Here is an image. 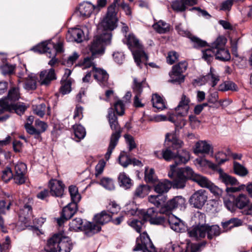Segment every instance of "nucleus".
<instances>
[{
	"label": "nucleus",
	"mask_w": 252,
	"mask_h": 252,
	"mask_svg": "<svg viewBox=\"0 0 252 252\" xmlns=\"http://www.w3.org/2000/svg\"><path fill=\"white\" fill-rule=\"evenodd\" d=\"M97 57H93L92 54H89L88 56L84 58L82 61L80 62L78 65L82 67L83 69L88 68L91 66L93 67V69L94 67H96L94 66V63L93 62V61Z\"/></svg>",
	"instance_id": "a19ab883"
},
{
	"label": "nucleus",
	"mask_w": 252,
	"mask_h": 252,
	"mask_svg": "<svg viewBox=\"0 0 252 252\" xmlns=\"http://www.w3.org/2000/svg\"><path fill=\"white\" fill-rule=\"evenodd\" d=\"M211 150V146L206 142L200 141L196 143L194 153L196 154H209Z\"/></svg>",
	"instance_id": "e433bc0d"
},
{
	"label": "nucleus",
	"mask_w": 252,
	"mask_h": 252,
	"mask_svg": "<svg viewBox=\"0 0 252 252\" xmlns=\"http://www.w3.org/2000/svg\"><path fill=\"white\" fill-rule=\"evenodd\" d=\"M235 205L240 209H242L247 207L250 203V199L248 196L245 194L241 193L234 197Z\"/></svg>",
	"instance_id": "473e14b6"
},
{
	"label": "nucleus",
	"mask_w": 252,
	"mask_h": 252,
	"mask_svg": "<svg viewBox=\"0 0 252 252\" xmlns=\"http://www.w3.org/2000/svg\"><path fill=\"white\" fill-rule=\"evenodd\" d=\"M50 193L54 196L61 197L63 194L64 185L63 183L56 179H51L49 182Z\"/></svg>",
	"instance_id": "2eb2a0df"
},
{
	"label": "nucleus",
	"mask_w": 252,
	"mask_h": 252,
	"mask_svg": "<svg viewBox=\"0 0 252 252\" xmlns=\"http://www.w3.org/2000/svg\"><path fill=\"white\" fill-rule=\"evenodd\" d=\"M111 36L112 35L107 32L95 36L86 48L88 51V54H91L94 57L102 55L104 53L105 46L110 42Z\"/></svg>",
	"instance_id": "7ed1b4c3"
},
{
	"label": "nucleus",
	"mask_w": 252,
	"mask_h": 252,
	"mask_svg": "<svg viewBox=\"0 0 252 252\" xmlns=\"http://www.w3.org/2000/svg\"><path fill=\"white\" fill-rule=\"evenodd\" d=\"M176 172L179 174L180 177L182 176L187 181L188 180L192 181L194 175L196 174L193 170L189 166L180 168L177 170Z\"/></svg>",
	"instance_id": "f704fd0d"
},
{
	"label": "nucleus",
	"mask_w": 252,
	"mask_h": 252,
	"mask_svg": "<svg viewBox=\"0 0 252 252\" xmlns=\"http://www.w3.org/2000/svg\"><path fill=\"white\" fill-rule=\"evenodd\" d=\"M13 174L10 168L6 167L2 171L1 179L4 182H8L13 178Z\"/></svg>",
	"instance_id": "338daca9"
},
{
	"label": "nucleus",
	"mask_w": 252,
	"mask_h": 252,
	"mask_svg": "<svg viewBox=\"0 0 252 252\" xmlns=\"http://www.w3.org/2000/svg\"><path fill=\"white\" fill-rule=\"evenodd\" d=\"M33 110L36 115L37 116L43 117L45 115L46 106L45 103H41L38 105L33 106Z\"/></svg>",
	"instance_id": "6e6d98bb"
},
{
	"label": "nucleus",
	"mask_w": 252,
	"mask_h": 252,
	"mask_svg": "<svg viewBox=\"0 0 252 252\" xmlns=\"http://www.w3.org/2000/svg\"><path fill=\"white\" fill-rule=\"evenodd\" d=\"M145 221L143 219L141 220H133L130 222L129 225L133 228L137 232L140 233L141 229L144 226Z\"/></svg>",
	"instance_id": "680f3d73"
},
{
	"label": "nucleus",
	"mask_w": 252,
	"mask_h": 252,
	"mask_svg": "<svg viewBox=\"0 0 252 252\" xmlns=\"http://www.w3.org/2000/svg\"><path fill=\"white\" fill-rule=\"evenodd\" d=\"M220 90L221 91H226L228 90L237 91L236 84L230 81L225 82L220 86Z\"/></svg>",
	"instance_id": "13d9d810"
},
{
	"label": "nucleus",
	"mask_w": 252,
	"mask_h": 252,
	"mask_svg": "<svg viewBox=\"0 0 252 252\" xmlns=\"http://www.w3.org/2000/svg\"><path fill=\"white\" fill-rule=\"evenodd\" d=\"M152 102L153 106L158 110H162L165 108V104L163 99L157 94L153 95Z\"/></svg>",
	"instance_id": "79ce46f5"
},
{
	"label": "nucleus",
	"mask_w": 252,
	"mask_h": 252,
	"mask_svg": "<svg viewBox=\"0 0 252 252\" xmlns=\"http://www.w3.org/2000/svg\"><path fill=\"white\" fill-rule=\"evenodd\" d=\"M117 14V11H113L111 7L107 8L106 16L100 24V28L103 30L102 33L107 32L111 35V32L117 27L118 21Z\"/></svg>",
	"instance_id": "0eeeda50"
},
{
	"label": "nucleus",
	"mask_w": 252,
	"mask_h": 252,
	"mask_svg": "<svg viewBox=\"0 0 252 252\" xmlns=\"http://www.w3.org/2000/svg\"><path fill=\"white\" fill-rule=\"evenodd\" d=\"M242 224V221L237 218H232L225 222H221L222 227L226 230L234 227L239 226Z\"/></svg>",
	"instance_id": "c03bdc74"
},
{
	"label": "nucleus",
	"mask_w": 252,
	"mask_h": 252,
	"mask_svg": "<svg viewBox=\"0 0 252 252\" xmlns=\"http://www.w3.org/2000/svg\"><path fill=\"white\" fill-rule=\"evenodd\" d=\"M178 54L174 51H170L168 53L166 57L167 63L169 64H173L178 59Z\"/></svg>",
	"instance_id": "774afa93"
},
{
	"label": "nucleus",
	"mask_w": 252,
	"mask_h": 252,
	"mask_svg": "<svg viewBox=\"0 0 252 252\" xmlns=\"http://www.w3.org/2000/svg\"><path fill=\"white\" fill-rule=\"evenodd\" d=\"M139 212L145 222L149 221L150 223L152 221V219L154 218L158 215L157 212L155 211L153 208H149L147 210H140Z\"/></svg>",
	"instance_id": "ea45409f"
},
{
	"label": "nucleus",
	"mask_w": 252,
	"mask_h": 252,
	"mask_svg": "<svg viewBox=\"0 0 252 252\" xmlns=\"http://www.w3.org/2000/svg\"><path fill=\"white\" fill-rule=\"evenodd\" d=\"M33 201L32 198H26L24 200L23 207L20 209L19 218L25 223L29 222L32 218V206Z\"/></svg>",
	"instance_id": "f8f14e48"
},
{
	"label": "nucleus",
	"mask_w": 252,
	"mask_h": 252,
	"mask_svg": "<svg viewBox=\"0 0 252 252\" xmlns=\"http://www.w3.org/2000/svg\"><path fill=\"white\" fill-rule=\"evenodd\" d=\"M100 185L108 190H112L115 189L114 181L112 179L104 177L102 178L99 183Z\"/></svg>",
	"instance_id": "3c124183"
},
{
	"label": "nucleus",
	"mask_w": 252,
	"mask_h": 252,
	"mask_svg": "<svg viewBox=\"0 0 252 252\" xmlns=\"http://www.w3.org/2000/svg\"><path fill=\"white\" fill-rule=\"evenodd\" d=\"M153 27L157 32L160 34L165 33L170 30V25L162 20L155 23Z\"/></svg>",
	"instance_id": "c9c22d12"
},
{
	"label": "nucleus",
	"mask_w": 252,
	"mask_h": 252,
	"mask_svg": "<svg viewBox=\"0 0 252 252\" xmlns=\"http://www.w3.org/2000/svg\"><path fill=\"white\" fill-rule=\"evenodd\" d=\"M32 50L39 53L48 52L49 51H51L52 52L54 51L56 55L57 53H62L63 52V44L61 40L58 41L56 43L43 42L33 47Z\"/></svg>",
	"instance_id": "9d476101"
},
{
	"label": "nucleus",
	"mask_w": 252,
	"mask_h": 252,
	"mask_svg": "<svg viewBox=\"0 0 252 252\" xmlns=\"http://www.w3.org/2000/svg\"><path fill=\"white\" fill-rule=\"evenodd\" d=\"M83 220L81 218H76L73 219L69 223V228L75 231L83 229L84 231V226H82Z\"/></svg>",
	"instance_id": "603ef678"
},
{
	"label": "nucleus",
	"mask_w": 252,
	"mask_h": 252,
	"mask_svg": "<svg viewBox=\"0 0 252 252\" xmlns=\"http://www.w3.org/2000/svg\"><path fill=\"white\" fill-rule=\"evenodd\" d=\"M35 126H31L28 128V133L31 135H34L36 138H40L41 133L46 131L48 126L46 123L39 120L35 121Z\"/></svg>",
	"instance_id": "6ab92c4d"
},
{
	"label": "nucleus",
	"mask_w": 252,
	"mask_h": 252,
	"mask_svg": "<svg viewBox=\"0 0 252 252\" xmlns=\"http://www.w3.org/2000/svg\"><path fill=\"white\" fill-rule=\"evenodd\" d=\"M147 86L145 79L139 80L136 78H133L132 88L135 94H141L143 89Z\"/></svg>",
	"instance_id": "72a5a7b5"
},
{
	"label": "nucleus",
	"mask_w": 252,
	"mask_h": 252,
	"mask_svg": "<svg viewBox=\"0 0 252 252\" xmlns=\"http://www.w3.org/2000/svg\"><path fill=\"white\" fill-rule=\"evenodd\" d=\"M171 7L173 10L176 12L185 11L188 7L182 0H175L171 2Z\"/></svg>",
	"instance_id": "37998d69"
},
{
	"label": "nucleus",
	"mask_w": 252,
	"mask_h": 252,
	"mask_svg": "<svg viewBox=\"0 0 252 252\" xmlns=\"http://www.w3.org/2000/svg\"><path fill=\"white\" fill-rule=\"evenodd\" d=\"M118 182L120 187L127 189L133 186V182L125 172L120 173L118 176Z\"/></svg>",
	"instance_id": "2f4dec72"
},
{
	"label": "nucleus",
	"mask_w": 252,
	"mask_h": 252,
	"mask_svg": "<svg viewBox=\"0 0 252 252\" xmlns=\"http://www.w3.org/2000/svg\"><path fill=\"white\" fill-rule=\"evenodd\" d=\"M167 200V196L165 195L157 194L151 195L148 197V201L157 207H164L165 203ZM161 211L163 212V209Z\"/></svg>",
	"instance_id": "c756f323"
},
{
	"label": "nucleus",
	"mask_w": 252,
	"mask_h": 252,
	"mask_svg": "<svg viewBox=\"0 0 252 252\" xmlns=\"http://www.w3.org/2000/svg\"><path fill=\"white\" fill-rule=\"evenodd\" d=\"M207 227L206 225H196L188 231L190 237L196 239L204 238L206 235Z\"/></svg>",
	"instance_id": "412c9836"
},
{
	"label": "nucleus",
	"mask_w": 252,
	"mask_h": 252,
	"mask_svg": "<svg viewBox=\"0 0 252 252\" xmlns=\"http://www.w3.org/2000/svg\"><path fill=\"white\" fill-rule=\"evenodd\" d=\"M194 218L197 225H206L205 224L206 221L205 215L200 212H197L194 215Z\"/></svg>",
	"instance_id": "69168bd1"
},
{
	"label": "nucleus",
	"mask_w": 252,
	"mask_h": 252,
	"mask_svg": "<svg viewBox=\"0 0 252 252\" xmlns=\"http://www.w3.org/2000/svg\"><path fill=\"white\" fill-rule=\"evenodd\" d=\"M172 187V183L167 180H163L154 183L153 189L158 194L164 195Z\"/></svg>",
	"instance_id": "aec40b11"
},
{
	"label": "nucleus",
	"mask_w": 252,
	"mask_h": 252,
	"mask_svg": "<svg viewBox=\"0 0 252 252\" xmlns=\"http://www.w3.org/2000/svg\"><path fill=\"white\" fill-rule=\"evenodd\" d=\"M188 66V63L186 61H181L174 65L171 70L169 73L170 80L169 82L180 85L185 81V76L184 73L186 72Z\"/></svg>",
	"instance_id": "423d86ee"
},
{
	"label": "nucleus",
	"mask_w": 252,
	"mask_h": 252,
	"mask_svg": "<svg viewBox=\"0 0 252 252\" xmlns=\"http://www.w3.org/2000/svg\"><path fill=\"white\" fill-rule=\"evenodd\" d=\"M72 248L70 239L58 233L48 239L44 249L46 252H70Z\"/></svg>",
	"instance_id": "f257e3e1"
},
{
	"label": "nucleus",
	"mask_w": 252,
	"mask_h": 252,
	"mask_svg": "<svg viewBox=\"0 0 252 252\" xmlns=\"http://www.w3.org/2000/svg\"><path fill=\"white\" fill-rule=\"evenodd\" d=\"M154 155L158 159H164L166 161L174 160L175 153L171 150L170 147H167L161 151H155Z\"/></svg>",
	"instance_id": "b1692460"
},
{
	"label": "nucleus",
	"mask_w": 252,
	"mask_h": 252,
	"mask_svg": "<svg viewBox=\"0 0 252 252\" xmlns=\"http://www.w3.org/2000/svg\"><path fill=\"white\" fill-rule=\"evenodd\" d=\"M25 79L24 88L27 90H35L36 88V82L35 78L32 75H28Z\"/></svg>",
	"instance_id": "de8ad7c7"
},
{
	"label": "nucleus",
	"mask_w": 252,
	"mask_h": 252,
	"mask_svg": "<svg viewBox=\"0 0 252 252\" xmlns=\"http://www.w3.org/2000/svg\"><path fill=\"white\" fill-rule=\"evenodd\" d=\"M165 144L173 149L179 150L184 145V142L179 139L174 133H167L165 135Z\"/></svg>",
	"instance_id": "f3484780"
},
{
	"label": "nucleus",
	"mask_w": 252,
	"mask_h": 252,
	"mask_svg": "<svg viewBox=\"0 0 252 252\" xmlns=\"http://www.w3.org/2000/svg\"><path fill=\"white\" fill-rule=\"evenodd\" d=\"M57 79V76L53 68L45 69L40 72L39 82L42 85H49L51 82Z\"/></svg>",
	"instance_id": "a211bd4d"
},
{
	"label": "nucleus",
	"mask_w": 252,
	"mask_h": 252,
	"mask_svg": "<svg viewBox=\"0 0 252 252\" xmlns=\"http://www.w3.org/2000/svg\"><path fill=\"white\" fill-rule=\"evenodd\" d=\"M190 159L189 153L186 149L178 150L175 153L174 161L176 165L185 164Z\"/></svg>",
	"instance_id": "cd10ccee"
},
{
	"label": "nucleus",
	"mask_w": 252,
	"mask_h": 252,
	"mask_svg": "<svg viewBox=\"0 0 252 252\" xmlns=\"http://www.w3.org/2000/svg\"><path fill=\"white\" fill-rule=\"evenodd\" d=\"M225 39L220 36L213 42V48L216 49V59L221 61H228L230 59V54L225 48Z\"/></svg>",
	"instance_id": "6e6552de"
},
{
	"label": "nucleus",
	"mask_w": 252,
	"mask_h": 252,
	"mask_svg": "<svg viewBox=\"0 0 252 252\" xmlns=\"http://www.w3.org/2000/svg\"><path fill=\"white\" fill-rule=\"evenodd\" d=\"M192 42L193 46L195 48L203 47L206 46L207 42L205 41L202 40L201 39L194 36H191L189 38Z\"/></svg>",
	"instance_id": "052dcab7"
},
{
	"label": "nucleus",
	"mask_w": 252,
	"mask_h": 252,
	"mask_svg": "<svg viewBox=\"0 0 252 252\" xmlns=\"http://www.w3.org/2000/svg\"><path fill=\"white\" fill-rule=\"evenodd\" d=\"M84 35L83 31L80 29L73 28L69 29L66 34V38L70 41H75L78 43L83 41Z\"/></svg>",
	"instance_id": "393cba45"
},
{
	"label": "nucleus",
	"mask_w": 252,
	"mask_h": 252,
	"mask_svg": "<svg viewBox=\"0 0 252 252\" xmlns=\"http://www.w3.org/2000/svg\"><path fill=\"white\" fill-rule=\"evenodd\" d=\"M69 192L72 200V202L77 203L80 199L81 196L78 193V188L75 186H70L68 189Z\"/></svg>",
	"instance_id": "864d4df0"
},
{
	"label": "nucleus",
	"mask_w": 252,
	"mask_h": 252,
	"mask_svg": "<svg viewBox=\"0 0 252 252\" xmlns=\"http://www.w3.org/2000/svg\"><path fill=\"white\" fill-rule=\"evenodd\" d=\"M190 99L183 94L178 106L175 108V115L177 116L184 117L187 115L189 106Z\"/></svg>",
	"instance_id": "dca6fc26"
},
{
	"label": "nucleus",
	"mask_w": 252,
	"mask_h": 252,
	"mask_svg": "<svg viewBox=\"0 0 252 252\" xmlns=\"http://www.w3.org/2000/svg\"><path fill=\"white\" fill-rule=\"evenodd\" d=\"M77 205L75 202H71L63 208L62 217L65 220L70 219L77 212Z\"/></svg>",
	"instance_id": "c85d7f7f"
},
{
	"label": "nucleus",
	"mask_w": 252,
	"mask_h": 252,
	"mask_svg": "<svg viewBox=\"0 0 252 252\" xmlns=\"http://www.w3.org/2000/svg\"><path fill=\"white\" fill-rule=\"evenodd\" d=\"M187 181L176 172V178L172 183V187L174 189H183L186 185Z\"/></svg>",
	"instance_id": "09e8293b"
},
{
	"label": "nucleus",
	"mask_w": 252,
	"mask_h": 252,
	"mask_svg": "<svg viewBox=\"0 0 252 252\" xmlns=\"http://www.w3.org/2000/svg\"><path fill=\"white\" fill-rule=\"evenodd\" d=\"M234 170L236 174L242 176H246L248 173L246 168L236 162H234Z\"/></svg>",
	"instance_id": "4d7b16f0"
},
{
	"label": "nucleus",
	"mask_w": 252,
	"mask_h": 252,
	"mask_svg": "<svg viewBox=\"0 0 252 252\" xmlns=\"http://www.w3.org/2000/svg\"><path fill=\"white\" fill-rule=\"evenodd\" d=\"M1 104L3 105V107L0 108V113L3 111H11L14 110L17 114L21 115L25 112L26 109L25 106L18 105L16 102L4 103L3 101H2Z\"/></svg>",
	"instance_id": "4be33fe9"
},
{
	"label": "nucleus",
	"mask_w": 252,
	"mask_h": 252,
	"mask_svg": "<svg viewBox=\"0 0 252 252\" xmlns=\"http://www.w3.org/2000/svg\"><path fill=\"white\" fill-rule=\"evenodd\" d=\"M150 189L147 185L141 184L138 186L133 192V199H142L146 196L149 193Z\"/></svg>",
	"instance_id": "bb28decb"
},
{
	"label": "nucleus",
	"mask_w": 252,
	"mask_h": 252,
	"mask_svg": "<svg viewBox=\"0 0 252 252\" xmlns=\"http://www.w3.org/2000/svg\"><path fill=\"white\" fill-rule=\"evenodd\" d=\"M219 180L226 186L238 185L239 183L236 178L225 173L222 169L218 170Z\"/></svg>",
	"instance_id": "7c9ffc66"
},
{
	"label": "nucleus",
	"mask_w": 252,
	"mask_h": 252,
	"mask_svg": "<svg viewBox=\"0 0 252 252\" xmlns=\"http://www.w3.org/2000/svg\"><path fill=\"white\" fill-rule=\"evenodd\" d=\"M95 8V6L90 2H83L79 4L77 12L80 17L87 18L90 16Z\"/></svg>",
	"instance_id": "5701e85b"
},
{
	"label": "nucleus",
	"mask_w": 252,
	"mask_h": 252,
	"mask_svg": "<svg viewBox=\"0 0 252 252\" xmlns=\"http://www.w3.org/2000/svg\"><path fill=\"white\" fill-rule=\"evenodd\" d=\"M9 195L7 196V198H4L2 196L0 200V215L5 214L6 212L9 211L11 205L12 201L9 199Z\"/></svg>",
	"instance_id": "a18cd8bd"
},
{
	"label": "nucleus",
	"mask_w": 252,
	"mask_h": 252,
	"mask_svg": "<svg viewBox=\"0 0 252 252\" xmlns=\"http://www.w3.org/2000/svg\"><path fill=\"white\" fill-rule=\"evenodd\" d=\"M167 222L175 231L180 232L184 230L185 225L183 221L173 215L169 217Z\"/></svg>",
	"instance_id": "a878e982"
},
{
	"label": "nucleus",
	"mask_w": 252,
	"mask_h": 252,
	"mask_svg": "<svg viewBox=\"0 0 252 252\" xmlns=\"http://www.w3.org/2000/svg\"><path fill=\"white\" fill-rule=\"evenodd\" d=\"M123 41L127 44L133 55L135 62L137 65L140 66L141 60L147 61L148 56L143 50L142 45L139 43V40L132 33L125 35Z\"/></svg>",
	"instance_id": "20e7f679"
},
{
	"label": "nucleus",
	"mask_w": 252,
	"mask_h": 252,
	"mask_svg": "<svg viewBox=\"0 0 252 252\" xmlns=\"http://www.w3.org/2000/svg\"><path fill=\"white\" fill-rule=\"evenodd\" d=\"M61 83L62 84L60 88L61 93L63 94L69 93L71 91V80L62 79Z\"/></svg>",
	"instance_id": "5fc2aeb1"
},
{
	"label": "nucleus",
	"mask_w": 252,
	"mask_h": 252,
	"mask_svg": "<svg viewBox=\"0 0 252 252\" xmlns=\"http://www.w3.org/2000/svg\"><path fill=\"white\" fill-rule=\"evenodd\" d=\"M125 105L123 100H119L115 103V109L118 115L122 116L124 114Z\"/></svg>",
	"instance_id": "0e129e2a"
},
{
	"label": "nucleus",
	"mask_w": 252,
	"mask_h": 252,
	"mask_svg": "<svg viewBox=\"0 0 252 252\" xmlns=\"http://www.w3.org/2000/svg\"><path fill=\"white\" fill-rule=\"evenodd\" d=\"M119 163L124 167H126L132 163V159L129 157L125 155L124 153H121L119 157Z\"/></svg>",
	"instance_id": "bf43d9fd"
},
{
	"label": "nucleus",
	"mask_w": 252,
	"mask_h": 252,
	"mask_svg": "<svg viewBox=\"0 0 252 252\" xmlns=\"http://www.w3.org/2000/svg\"><path fill=\"white\" fill-rule=\"evenodd\" d=\"M75 137L79 140L83 139L86 135L85 128L80 125H75L73 126Z\"/></svg>",
	"instance_id": "8fccbe9b"
},
{
	"label": "nucleus",
	"mask_w": 252,
	"mask_h": 252,
	"mask_svg": "<svg viewBox=\"0 0 252 252\" xmlns=\"http://www.w3.org/2000/svg\"><path fill=\"white\" fill-rule=\"evenodd\" d=\"M186 200L181 196H177L169 200L162 208L163 212L170 211L177 208H185Z\"/></svg>",
	"instance_id": "4468645a"
},
{
	"label": "nucleus",
	"mask_w": 252,
	"mask_h": 252,
	"mask_svg": "<svg viewBox=\"0 0 252 252\" xmlns=\"http://www.w3.org/2000/svg\"><path fill=\"white\" fill-rule=\"evenodd\" d=\"M192 181L197 183L200 187L206 188L209 186L211 183V181L206 177L198 174H195V175H194Z\"/></svg>",
	"instance_id": "49530a36"
},
{
	"label": "nucleus",
	"mask_w": 252,
	"mask_h": 252,
	"mask_svg": "<svg viewBox=\"0 0 252 252\" xmlns=\"http://www.w3.org/2000/svg\"><path fill=\"white\" fill-rule=\"evenodd\" d=\"M133 251H143V252H156L155 248L150 237L145 232L141 233L136 239Z\"/></svg>",
	"instance_id": "1a4fd4ad"
},
{
	"label": "nucleus",
	"mask_w": 252,
	"mask_h": 252,
	"mask_svg": "<svg viewBox=\"0 0 252 252\" xmlns=\"http://www.w3.org/2000/svg\"><path fill=\"white\" fill-rule=\"evenodd\" d=\"M165 252H189V251H184L183 249L179 245L171 243L166 246Z\"/></svg>",
	"instance_id": "e2e57ef3"
},
{
	"label": "nucleus",
	"mask_w": 252,
	"mask_h": 252,
	"mask_svg": "<svg viewBox=\"0 0 252 252\" xmlns=\"http://www.w3.org/2000/svg\"><path fill=\"white\" fill-rule=\"evenodd\" d=\"M112 220V216L107 211H103L100 214L96 215L94 217L95 223L88 222L84 224V227L85 234L92 236L100 231L101 227L99 224H104Z\"/></svg>",
	"instance_id": "39448f33"
},
{
	"label": "nucleus",
	"mask_w": 252,
	"mask_h": 252,
	"mask_svg": "<svg viewBox=\"0 0 252 252\" xmlns=\"http://www.w3.org/2000/svg\"><path fill=\"white\" fill-rule=\"evenodd\" d=\"M206 226L207 228L206 230V234L208 239L211 240L220 234V228L218 225L209 226V225L206 224Z\"/></svg>",
	"instance_id": "58836bf2"
},
{
	"label": "nucleus",
	"mask_w": 252,
	"mask_h": 252,
	"mask_svg": "<svg viewBox=\"0 0 252 252\" xmlns=\"http://www.w3.org/2000/svg\"><path fill=\"white\" fill-rule=\"evenodd\" d=\"M107 118L110 126L111 129L114 130V132L111 134L107 152L105 155V159L107 160L109 159L113 150L117 145L122 132L121 128L118 122L117 117L112 108L108 109Z\"/></svg>",
	"instance_id": "f03ea898"
},
{
	"label": "nucleus",
	"mask_w": 252,
	"mask_h": 252,
	"mask_svg": "<svg viewBox=\"0 0 252 252\" xmlns=\"http://www.w3.org/2000/svg\"><path fill=\"white\" fill-rule=\"evenodd\" d=\"M208 200L207 191L204 189L195 191L190 197L189 202L193 207L201 209L205 205Z\"/></svg>",
	"instance_id": "9b49d317"
},
{
	"label": "nucleus",
	"mask_w": 252,
	"mask_h": 252,
	"mask_svg": "<svg viewBox=\"0 0 252 252\" xmlns=\"http://www.w3.org/2000/svg\"><path fill=\"white\" fill-rule=\"evenodd\" d=\"M94 78L102 88H109L110 84L108 82L109 75L104 69L94 67L92 70Z\"/></svg>",
	"instance_id": "ddd939ff"
},
{
	"label": "nucleus",
	"mask_w": 252,
	"mask_h": 252,
	"mask_svg": "<svg viewBox=\"0 0 252 252\" xmlns=\"http://www.w3.org/2000/svg\"><path fill=\"white\" fill-rule=\"evenodd\" d=\"M202 58L208 63H211L216 57V49L213 48V43L211 47L205 50H202Z\"/></svg>",
	"instance_id": "4c0bfd02"
}]
</instances>
